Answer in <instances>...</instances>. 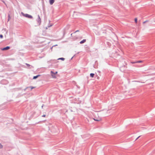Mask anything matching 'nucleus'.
Masks as SVG:
<instances>
[{"instance_id":"f257e3e1","label":"nucleus","mask_w":155,"mask_h":155,"mask_svg":"<svg viewBox=\"0 0 155 155\" xmlns=\"http://www.w3.org/2000/svg\"><path fill=\"white\" fill-rule=\"evenodd\" d=\"M21 14L24 16L29 18H33L32 16L27 14H25L22 12Z\"/></svg>"},{"instance_id":"f03ea898","label":"nucleus","mask_w":155,"mask_h":155,"mask_svg":"<svg viewBox=\"0 0 155 155\" xmlns=\"http://www.w3.org/2000/svg\"><path fill=\"white\" fill-rule=\"evenodd\" d=\"M92 119L96 121H100L101 120V118L100 117H94Z\"/></svg>"},{"instance_id":"7ed1b4c3","label":"nucleus","mask_w":155,"mask_h":155,"mask_svg":"<svg viewBox=\"0 0 155 155\" xmlns=\"http://www.w3.org/2000/svg\"><path fill=\"white\" fill-rule=\"evenodd\" d=\"M51 75L52 78H57L56 74L52 71H51Z\"/></svg>"},{"instance_id":"20e7f679","label":"nucleus","mask_w":155,"mask_h":155,"mask_svg":"<svg viewBox=\"0 0 155 155\" xmlns=\"http://www.w3.org/2000/svg\"><path fill=\"white\" fill-rule=\"evenodd\" d=\"M10 48V47L9 46H7L6 47H5V48H3L2 49V50H8Z\"/></svg>"},{"instance_id":"39448f33","label":"nucleus","mask_w":155,"mask_h":155,"mask_svg":"<svg viewBox=\"0 0 155 155\" xmlns=\"http://www.w3.org/2000/svg\"><path fill=\"white\" fill-rule=\"evenodd\" d=\"M54 2V0H49V3L51 5H52Z\"/></svg>"},{"instance_id":"423d86ee","label":"nucleus","mask_w":155,"mask_h":155,"mask_svg":"<svg viewBox=\"0 0 155 155\" xmlns=\"http://www.w3.org/2000/svg\"><path fill=\"white\" fill-rule=\"evenodd\" d=\"M38 25H40V23H41V22H40V17H39V16L38 18Z\"/></svg>"},{"instance_id":"0eeeda50","label":"nucleus","mask_w":155,"mask_h":155,"mask_svg":"<svg viewBox=\"0 0 155 155\" xmlns=\"http://www.w3.org/2000/svg\"><path fill=\"white\" fill-rule=\"evenodd\" d=\"M40 76V75H38L36 76H34L33 78V79H36V78H38V77H39Z\"/></svg>"},{"instance_id":"6e6552de","label":"nucleus","mask_w":155,"mask_h":155,"mask_svg":"<svg viewBox=\"0 0 155 155\" xmlns=\"http://www.w3.org/2000/svg\"><path fill=\"white\" fill-rule=\"evenodd\" d=\"M86 40L85 39H84L80 42V44H82L84 43L86 41Z\"/></svg>"},{"instance_id":"1a4fd4ad","label":"nucleus","mask_w":155,"mask_h":155,"mask_svg":"<svg viewBox=\"0 0 155 155\" xmlns=\"http://www.w3.org/2000/svg\"><path fill=\"white\" fill-rule=\"evenodd\" d=\"M90 75L91 77L93 78L94 75V74H93V73H91L90 74Z\"/></svg>"},{"instance_id":"9d476101","label":"nucleus","mask_w":155,"mask_h":155,"mask_svg":"<svg viewBox=\"0 0 155 155\" xmlns=\"http://www.w3.org/2000/svg\"><path fill=\"white\" fill-rule=\"evenodd\" d=\"M142 62V61H136V62H135V63H141V62Z\"/></svg>"},{"instance_id":"9b49d317","label":"nucleus","mask_w":155,"mask_h":155,"mask_svg":"<svg viewBox=\"0 0 155 155\" xmlns=\"http://www.w3.org/2000/svg\"><path fill=\"white\" fill-rule=\"evenodd\" d=\"M58 60H62L64 61V58H59L58 59Z\"/></svg>"},{"instance_id":"f8f14e48","label":"nucleus","mask_w":155,"mask_h":155,"mask_svg":"<svg viewBox=\"0 0 155 155\" xmlns=\"http://www.w3.org/2000/svg\"><path fill=\"white\" fill-rule=\"evenodd\" d=\"M3 146L0 143V148H3Z\"/></svg>"},{"instance_id":"ddd939ff","label":"nucleus","mask_w":155,"mask_h":155,"mask_svg":"<svg viewBox=\"0 0 155 155\" xmlns=\"http://www.w3.org/2000/svg\"><path fill=\"white\" fill-rule=\"evenodd\" d=\"M134 20H135V21L136 22V23H137V18H135Z\"/></svg>"},{"instance_id":"4468645a","label":"nucleus","mask_w":155,"mask_h":155,"mask_svg":"<svg viewBox=\"0 0 155 155\" xmlns=\"http://www.w3.org/2000/svg\"><path fill=\"white\" fill-rule=\"evenodd\" d=\"M3 37V36L2 35H0V38H2Z\"/></svg>"},{"instance_id":"2eb2a0df","label":"nucleus","mask_w":155,"mask_h":155,"mask_svg":"<svg viewBox=\"0 0 155 155\" xmlns=\"http://www.w3.org/2000/svg\"><path fill=\"white\" fill-rule=\"evenodd\" d=\"M148 21H144L143 22V24H144L146 22H147Z\"/></svg>"},{"instance_id":"dca6fc26","label":"nucleus","mask_w":155,"mask_h":155,"mask_svg":"<svg viewBox=\"0 0 155 155\" xmlns=\"http://www.w3.org/2000/svg\"><path fill=\"white\" fill-rule=\"evenodd\" d=\"M31 87V89H32L34 88H35V87Z\"/></svg>"},{"instance_id":"f3484780","label":"nucleus","mask_w":155,"mask_h":155,"mask_svg":"<svg viewBox=\"0 0 155 155\" xmlns=\"http://www.w3.org/2000/svg\"><path fill=\"white\" fill-rule=\"evenodd\" d=\"M54 73L56 75V74H57L58 73V72L57 71H56Z\"/></svg>"},{"instance_id":"a211bd4d","label":"nucleus","mask_w":155,"mask_h":155,"mask_svg":"<svg viewBox=\"0 0 155 155\" xmlns=\"http://www.w3.org/2000/svg\"><path fill=\"white\" fill-rule=\"evenodd\" d=\"M134 62H131V63H132V64L135 63Z\"/></svg>"},{"instance_id":"6ab92c4d","label":"nucleus","mask_w":155,"mask_h":155,"mask_svg":"<svg viewBox=\"0 0 155 155\" xmlns=\"http://www.w3.org/2000/svg\"><path fill=\"white\" fill-rule=\"evenodd\" d=\"M140 137V136L138 137L137 138V139H138V138Z\"/></svg>"},{"instance_id":"aec40b11","label":"nucleus","mask_w":155,"mask_h":155,"mask_svg":"<svg viewBox=\"0 0 155 155\" xmlns=\"http://www.w3.org/2000/svg\"><path fill=\"white\" fill-rule=\"evenodd\" d=\"M43 116V117L45 116V115H43V116Z\"/></svg>"}]
</instances>
